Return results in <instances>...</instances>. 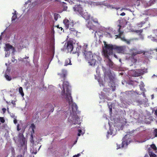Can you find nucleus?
Returning a JSON list of instances; mask_svg holds the SVG:
<instances>
[{
	"label": "nucleus",
	"mask_w": 157,
	"mask_h": 157,
	"mask_svg": "<svg viewBox=\"0 0 157 157\" xmlns=\"http://www.w3.org/2000/svg\"><path fill=\"white\" fill-rule=\"evenodd\" d=\"M82 53L86 60L91 66H94L96 64L97 61L100 60L101 59L99 56L93 54L91 52H87L86 50H84Z\"/></svg>",
	"instance_id": "obj_1"
},
{
	"label": "nucleus",
	"mask_w": 157,
	"mask_h": 157,
	"mask_svg": "<svg viewBox=\"0 0 157 157\" xmlns=\"http://www.w3.org/2000/svg\"><path fill=\"white\" fill-rule=\"evenodd\" d=\"M105 48L109 51L110 54H113V50L118 53L124 54L126 51V46H120L113 45L111 44H107L106 42L104 44Z\"/></svg>",
	"instance_id": "obj_2"
},
{
	"label": "nucleus",
	"mask_w": 157,
	"mask_h": 157,
	"mask_svg": "<svg viewBox=\"0 0 157 157\" xmlns=\"http://www.w3.org/2000/svg\"><path fill=\"white\" fill-rule=\"evenodd\" d=\"M69 83L67 81H64L62 85L63 90L61 92L62 95H65V99L69 103L72 101V97L71 96V91L69 89Z\"/></svg>",
	"instance_id": "obj_3"
},
{
	"label": "nucleus",
	"mask_w": 157,
	"mask_h": 157,
	"mask_svg": "<svg viewBox=\"0 0 157 157\" xmlns=\"http://www.w3.org/2000/svg\"><path fill=\"white\" fill-rule=\"evenodd\" d=\"M74 42L73 40L69 39L67 41V43H65L64 45V48L67 50L68 52H72L73 54H77V55L78 56L80 53V49L81 47L79 46L76 48V51H73Z\"/></svg>",
	"instance_id": "obj_4"
},
{
	"label": "nucleus",
	"mask_w": 157,
	"mask_h": 157,
	"mask_svg": "<svg viewBox=\"0 0 157 157\" xmlns=\"http://www.w3.org/2000/svg\"><path fill=\"white\" fill-rule=\"evenodd\" d=\"M68 121L69 122L71 123L72 124L76 125L80 123V118L77 115L76 113H74L73 114H72V113L70 114Z\"/></svg>",
	"instance_id": "obj_5"
},
{
	"label": "nucleus",
	"mask_w": 157,
	"mask_h": 157,
	"mask_svg": "<svg viewBox=\"0 0 157 157\" xmlns=\"http://www.w3.org/2000/svg\"><path fill=\"white\" fill-rule=\"evenodd\" d=\"M118 26L119 27V28L118 29V31L119 32V34L116 35L117 36V38H119L121 39V40L123 41L126 42L127 44H130V40H126L124 35L122 36L124 32L122 31H121V26L119 25H118Z\"/></svg>",
	"instance_id": "obj_6"
},
{
	"label": "nucleus",
	"mask_w": 157,
	"mask_h": 157,
	"mask_svg": "<svg viewBox=\"0 0 157 157\" xmlns=\"http://www.w3.org/2000/svg\"><path fill=\"white\" fill-rule=\"evenodd\" d=\"M63 23L64 24L66 29L69 28V29H73L75 24L74 22L72 20H69L65 19L63 21Z\"/></svg>",
	"instance_id": "obj_7"
},
{
	"label": "nucleus",
	"mask_w": 157,
	"mask_h": 157,
	"mask_svg": "<svg viewBox=\"0 0 157 157\" xmlns=\"http://www.w3.org/2000/svg\"><path fill=\"white\" fill-rule=\"evenodd\" d=\"M143 70L141 69H136L132 70L131 73L133 77H138L143 75Z\"/></svg>",
	"instance_id": "obj_8"
},
{
	"label": "nucleus",
	"mask_w": 157,
	"mask_h": 157,
	"mask_svg": "<svg viewBox=\"0 0 157 157\" xmlns=\"http://www.w3.org/2000/svg\"><path fill=\"white\" fill-rule=\"evenodd\" d=\"M103 52L105 57L108 59V64L110 66H112L113 65V62L109 58V56L112 55V54H110L109 53V51L105 48L103 49Z\"/></svg>",
	"instance_id": "obj_9"
},
{
	"label": "nucleus",
	"mask_w": 157,
	"mask_h": 157,
	"mask_svg": "<svg viewBox=\"0 0 157 157\" xmlns=\"http://www.w3.org/2000/svg\"><path fill=\"white\" fill-rule=\"evenodd\" d=\"M68 103L70 105L71 104L72 111L71 112V114L72 113V114H73L74 113H76L78 109V107L76 104L73 102L72 100V101L70 103H69L68 102Z\"/></svg>",
	"instance_id": "obj_10"
},
{
	"label": "nucleus",
	"mask_w": 157,
	"mask_h": 157,
	"mask_svg": "<svg viewBox=\"0 0 157 157\" xmlns=\"http://www.w3.org/2000/svg\"><path fill=\"white\" fill-rule=\"evenodd\" d=\"M131 50L132 51L131 54L132 56H135L137 54H141L144 52L143 51L138 50L136 49L135 48H133Z\"/></svg>",
	"instance_id": "obj_11"
},
{
	"label": "nucleus",
	"mask_w": 157,
	"mask_h": 157,
	"mask_svg": "<svg viewBox=\"0 0 157 157\" xmlns=\"http://www.w3.org/2000/svg\"><path fill=\"white\" fill-rule=\"evenodd\" d=\"M58 75H60L61 78H63V80H65L67 75V71L65 69H63L62 71V73H58Z\"/></svg>",
	"instance_id": "obj_12"
},
{
	"label": "nucleus",
	"mask_w": 157,
	"mask_h": 157,
	"mask_svg": "<svg viewBox=\"0 0 157 157\" xmlns=\"http://www.w3.org/2000/svg\"><path fill=\"white\" fill-rule=\"evenodd\" d=\"M12 49L13 51L15 50L14 48L9 44H6V47L5 48V50L6 52H8L10 49Z\"/></svg>",
	"instance_id": "obj_13"
},
{
	"label": "nucleus",
	"mask_w": 157,
	"mask_h": 157,
	"mask_svg": "<svg viewBox=\"0 0 157 157\" xmlns=\"http://www.w3.org/2000/svg\"><path fill=\"white\" fill-rule=\"evenodd\" d=\"M73 10L75 11L78 12L79 13L82 12V8L80 6V5L75 6L73 7Z\"/></svg>",
	"instance_id": "obj_14"
},
{
	"label": "nucleus",
	"mask_w": 157,
	"mask_h": 157,
	"mask_svg": "<svg viewBox=\"0 0 157 157\" xmlns=\"http://www.w3.org/2000/svg\"><path fill=\"white\" fill-rule=\"evenodd\" d=\"M86 26L89 28L90 29L94 30L95 27L92 23L91 21H88V23L86 24Z\"/></svg>",
	"instance_id": "obj_15"
},
{
	"label": "nucleus",
	"mask_w": 157,
	"mask_h": 157,
	"mask_svg": "<svg viewBox=\"0 0 157 157\" xmlns=\"http://www.w3.org/2000/svg\"><path fill=\"white\" fill-rule=\"evenodd\" d=\"M144 20H145L144 21H141L140 22V23H138V24L137 25L139 27H142V26L144 24H145L146 22L148 21V17H147L145 18Z\"/></svg>",
	"instance_id": "obj_16"
},
{
	"label": "nucleus",
	"mask_w": 157,
	"mask_h": 157,
	"mask_svg": "<svg viewBox=\"0 0 157 157\" xmlns=\"http://www.w3.org/2000/svg\"><path fill=\"white\" fill-rule=\"evenodd\" d=\"M71 60L69 59L68 58L65 61L64 66H67L68 65H71Z\"/></svg>",
	"instance_id": "obj_17"
},
{
	"label": "nucleus",
	"mask_w": 157,
	"mask_h": 157,
	"mask_svg": "<svg viewBox=\"0 0 157 157\" xmlns=\"http://www.w3.org/2000/svg\"><path fill=\"white\" fill-rule=\"evenodd\" d=\"M70 30L71 33H73L75 36H77L78 31L75 30V28H73V29H71Z\"/></svg>",
	"instance_id": "obj_18"
},
{
	"label": "nucleus",
	"mask_w": 157,
	"mask_h": 157,
	"mask_svg": "<svg viewBox=\"0 0 157 157\" xmlns=\"http://www.w3.org/2000/svg\"><path fill=\"white\" fill-rule=\"evenodd\" d=\"M19 93L21 94L22 97H23L24 94L23 92V88L21 87H20L19 88Z\"/></svg>",
	"instance_id": "obj_19"
},
{
	"label": "nucleus",
	"mask_w": 157,
	"mask_h": 157,
	"mask_svg": "<svg viewBox=\"0 0 157 157\" xmlns=\"http://www.w3.org/2000/svg\"><path fill=\"white\" fill-rule=\"evenodd\" d=\"M134 56H132H132L131 58L132 62L134 63H136L137 61V59L135 58Z\"/></svg>",
	"instance_id": "obj_20"
},
{
	"label": "nucleus",
	"mask_w": 157,
	"mask_h": 157,
	"mask_svg": "<svg viewBox=\"0 0 157 157\" xmlns=\"http://www.w3.org/2000/svg\"><path fill=\"white\" fill-rule=\"evenodd\" d=\"M110 87H111L112 89V91H114L115 90L116 86H115V84L114 83H111V84L110 86Z\"/></svg>",
	"instance_id": "obj_21"
},
{
	"label": "nucleus",
	"mask_w": 157,
	"mask_h": 157,
	"mask_svg": "<svg viewBox=\"0 0 157 157\" xmlns=\"http://www.w3.org/2000/svg\"><path fill=\"white\" fill-rule=\"evenodd\" d=\"M5 77L6 79L8 81H10L12 79L11 77L6 74L5 75Z\"/></svg>",
	"instance_id": "obj_22"
},
{
	"label": "nucleus",
	"mask_w": 157,
	"mask_h": 157,
	"mask_svg": "<svg viewBox=\"0 0 157 157\" xmlns=\"http://www.w3.org/2000/svg\"><path fill=\"white\" fill-rule=\"evenodd\" d=\"M60 15L59 14L55 13L54 14V18L55 21H56L58 18L59 17Z\"/></svg>",
	"instance_id": "obj_23"
},
{
	"label": "nucleus",
	"mask_w": 157,
	"mask_h": 157,
	"mask_svg": "<svg viewBox=\"0 0 157 157\" xmlns=\"http://www.w3.org/2000/svg\"><path fill=\"white\" fill-rule=\"evenodd\" d=\"M139 86L140 88V89L142 90L143 91H144L145 90V89L144 88V86L143 84H143H141Z\"/></svg>",
	"instance_id": "obj_24"
},
{
	"label": "nucleus",
	"mask_w": 157,
	"mask_h": 157,
	"mask_svg": "<svg viewBox=\"0 0 157 157\" xmlns=\"http://www.w3.org/2000/svg\"><path fill=\"white\" fill-rule=\"evenodd\" d=\"M149 155L150 156V157H156V155L153 152H149Z\"/></svg>",
	"instance_id": "obj_25"
},
{
	"label": "nucleus",
	"mask_w": 157,
	"mask_h": 157,
	"mask_svg": "<svg viewBox=\"0 0 157 157\" xmlns=\"http://www.w3.org/2000/svg\"><path fill=\"white\" fill-rule=\"evenodd\" d=\"M151 147L154 150L156 151L157 150V147L154 144H152L151 145Z\"/></svg>",
	"instance_id": "obj_26"
},
{
	"label": "nucleus",
	"mask_w": 157,
	"mask_h": 157,
	"mask_svg": "<svg viewBox=\"0 0 157 157\" xmlns=\"http://www.w3.org/2000/svg\"><path fill=\"white\" fill-rule=\"evenodd\" d=\"M91 20L95 23L98 24V21L96 18H92Z\"/></svg>",
	"instance_id": "obj_27"
},
{
	"label": "nucleus",
	"mask_w": 157,
	"mask_h": 157,
	"mask_svg": "<svg viewBox=\"0 0 157 157\" xmlns=\"http://www.w3.org/2000/svg\"><path fill=\"white\" fill-rule=\"evenodd\" d=\"M17 15L15 14L12 17V21H15V20L17 18Z\"/></svg>",
	"instance_id": "obj_28"
},
{
	"label": "nucleus",
	"mask_w": 157,
	"mask_h": 157,
	"mask_svg": "<svg viewBox=\"0 0 157 157\" xmlns=\"http://www.w3.org/2000/svg\"><path fill=\"white\" fill-rule=\"evenodd\" d=\"M0 121L2 123H4L5 121L4 118L2 117H0Z\"/></svg>",
	"instance_id": "obj_29"
},
{
	"label": "nucleus",
	"mask_w": 157,
	"mask_h": 157,
	"mask_svg": "<svg viewBox=\"0 0 157 157\" xmlns=\"http://www.w3.org/2000/svg\"><path fill=\"white\" fill-rule=\"evenodd\" d=\"M34 129L33 128L32 129V132H33L32 133L31 135V139H32V140H33V133H34Z\"/></svg>",
	"instance_id": "obj_30"
},
{
	"label": "nucleus",
	"mask_w": 157,
	"mask_h": 157,
	"mask_svg": "<svg viewBox=\"0 0 157 157\" xmlns=\"http://www.w3.org/2000/svg\"><path fill=\"white\" fill-rule=\"evenodd\" d=\"M126 142L125 141H123L122 143L121 147H123L124 146V145L126 144Z\"/></svg>",
	"instance_id": "obj_31"
},
{
	"label": "nucleus",
	"mask_w": 157,
	"mask_h": 157,
	"mask_svg": "<svg viewBox=\"0 0 157 157\" xmlns=\"http://www.w3.org/2000/svg\"><path fill=\"white\" fill-rule=\"evenodd\" d=\"M154 135L155 137H157V129H155L154 130Z\"/></svg>",
	"instance_id": "obj_32"
},
{
	"label": "nucleus",
	"mask_w": 157,
	"mask_h": 157,
	"mask_svg": "<svg viewBox=\"0 0 157 157\" xmlns=\"http://www.w3.org/2000/svg\"><path fill=\"white\" fill-rule=\"evenodd\" d=\"M31 127L35 129V125L33 124H31Z\"/></svg>",
	"instance_id": "obj_33"
},
{
	"label": "nucleus",
	"mask_w": 157,
	"mask_h": 157,
	"mask_svg": "<svg viewBox=\"0 0 157 157\" xmlns=\"http://www.w3.org/2000/svg\"><path fill=\"white\" fill-rule=\"evenodd\" d=\"M154 32L155 33V35L156 36V38L155 40L157 41V30H155L154 31Z\"/></svg>",
	"instance_id": "obj_34"
},
{
	"label": "nucleus",
	"mask_w": 157,
	"mask_h": 157,
	"mask_svg": "<svg viewBox=\"0 0 157 157\" xmlns=\"http://www.w3.org/2000/svg\"><path fill=\"white\" fill-rule=\"evenodd\" d=\"M20 124H18L17 126V130L18 131H20L21 130V128H19Z\"/></svg>",
	"instance_id": "obj_35"
},
{
	"label": "nucleus",
	"mask_w": 157,
	"mask_h": 157,
	"mask_svg": "<svg viewBox=\"0 0 157 157\" xmlns=\"http://www.w3.org/2000/svg\"><path fill=\"white\" fill-rule=\"evenodd\" d=\"M142 30H137L136 31V32L137 33H141L142 32Z\"/></svg>",
	"instance_id": "obj_36"
},
{
	"label": "nucleus",
	"mask_w": 157,
	"mask_h": 157,
	"mask_svg": "<svg viewBox=\"0 0 157 157\" xmlns=\"http://www.w3.org/2000/svg\"><path fill=\"white\" fill-rule=\"evenodd\" d=\"M67 6H64L63 7V11H66L67 10Z\"/></svg>",
	"instance_id": "obj_37"
},
{
	"label": "nucleus",
	"mask_w": 157,
	"mask_h": 157,
	"mask_svg": "<svg viewBox=\"0 0 157 157\" xmlns=\"http://www.w3.org/2000/svg\"><path fill=\"white\" fill-rule=\"evenodd\" d=\"M11 103L13 105H16L15 101H12Z\"/></svg>",
	"instance_id": "obj_38"
},
{
	"label": "nucleus",
	"mask_w": 157,
	"mask_h": 157,
	"mask_svg": "<svg viewBox=\"0 0 157 157\" xmlns=\"http://www.w3.org/2000/svg\"><path fill=\"white\" fill-rule=\"evenodd\" d=\"M7 52V53H6V57H7V56H9L10 55V53H8V52Z\"/></svg>",
	"instance_id": "obj_39"
},
{
	"label": "nucleus",
	"mask_w": 157,
	"mask_h": 157,
	"mask_svg": "<svg viewBox=\"0 0 157 157\" xmlns=\"http://www.w3.org/2000/svg\"><path fill=\"white\" fill-rule=\"evenodd\" d=\"M2 110L3 113H5L6 112V109L5 108H3L2 109Z\"/></svg>",
	"instance_id": "obj_40"
},
{
	"label": "nucleus",
	"mask_w": 157,
	"mask_h": 157,
	"mask_svg": "<svg viewBox=\"0 0 157 157\" xmlns=\"http://www.w3.org/2000/svg\"><path fill=\"white\" fill-rule=\"evenodd\" d=\"M13 122L15 124H16L17 123V121L16 119H14L13 120Z\"/></svg>",
	"instance_id": "obj_41"
},
{
	"label": "nucleus",
	"mask_w": 157,
	"mask_h": 157,
	"mask_svg": "<svg viewBox=\"0 0 157 157\" xmlns=\"http://www.w3.org/2000/svg\"><path fill=\"white\" fill-rule=\"evenodd\" d=\"M120 15L122 16H124L125 15V13L124 12H122L121 13Z\"/></svg>",
	"instance_id": "obj_42"
},
{
	"label": "nucleus",
	"mask_w": 157,
	"mask_h": 157,
	"mask_svg": "<svg viewBox=\"0 0 157 157\" xmlns=\"http://www.w3.org/2000/svg\"><path fill=\"white\" fill-rule=\"evenodd\" d=\"M155 114L157 116V109L155 110Z\"/></svg>",
	"instance_id": "obj_43"
},
{
	"label": "nucleus",
	"mask_w": 157,
	"mask_h": 157,
	"mask_svg": "<svg viewBox=\"0 0 157 157\" xmlns=\"http://www.w3.org/2000/svg\"><path fill=\"white\" fill-rule=\"evenodd\" d=\"M107 133L108 135H109V134L112 135L113 134V132H112L111 131L110 133L108 131L107 132Z\"/></svg>",
	"instance_id": "obj_44"
},
{
	"label": "nucleus",
	"mask_w": 157,
	"mask_h": 157,
	"mask_svg": "<svg viewBox=\"0 0 157 157\" xmlns=\"http://www.w3.org/2000/svg\"><path fill=\"white\" fill-rule=\"evenodd\" d=\"M117 149L120 148L121 147L120 145H118L117 144Z\"/></svg>",
	"instance_id": "obj_45"
},
{
	"label": "nucleus",
	"mask_w": 157,
	"mask_h": 157,
	"mask_svg": "<svg viewBox=\"0 0 157 157\" xmlns=\"http://www.w3.org/2000/svg\"><path fill=\"white\" fill-rule=\"evenodd\" d=\"M17 157H23L21 155H18Z\"/></svg>",
	"instance_id": "obj_46"
},
{
	"label": "nucleus",
	"mask_w": 157,
	"mask_h": 157,
	"mask_svg": "<svg viewBox=\"0 0 157 157\" xmlns=\"http://www.w3.org/2000/svg\"><path fill=\"white\" fill-rule=\"evenodd\" d=\"M60 29L61 31H63V32L64 31V30H63V28L62 27H60Z\"/></svg>",
	"instance_id": "obj_47"
},
{
	"label": "nucleus",
	"mask_w": 157,
	"mask_h": 157,
	"mask_svg": "<svg viewBox=\"0 0 157 157\" xmlns=\"http://www.w3.org/2000/svg\"><path fill=\"white\" fill-rule=\"evenodd\" d=\"M114 8L116 9L117 10L119 9H120V7H118V8H117V7H116V8H115V7H114V8Z\"/></svg>",
	"instance_id": "obj_48"
},
{
	"label": "nucleus",
	"mask_w": 157,
	"mask_h": 157,
	"mask_svg": "<svg viewBox=\"0 0 157 157\" xmlns=\"http://www.w3.org/2000/svg\"><path fill=\"white\" fill-rule=\"evenodd\" d=\"M114 56L115 58L117 59V56L115 54H114Z\"/></svg>",
	"instance_id": "obj_49"
},
{
	"label": "nucleus",
	"mask_w": 157,
	"mask_h": 157,
	"mask_svg": "<svg viewBox=\"0 0 157 157\" xmlns=\"http://www.w3.org/2000/svg\"><path fill=\"white\" fill-rule=\"evenodd\" d=\"M82 130H80V129H79L78 130V132H79V133H80L82 132Z\"/></svg>",
	"instance_id": "obj_50"
},
{
	"label": "nucleus",
	"mask_w": 157,
	"mask_h": 157,
	"mask_svg": "<svg viewBox=\"0 0 157 157\" xmlns=\"http://www.w3.org/2000/svg\"><path fill=\"white\" fill-rule=\"evenodd\" d=\"M56 27L57 28H59V29H60V27H59V25H57L56 26Z\"/></svg>",
	"instance_id": "obj_51"
},
{
	"label": "nucleus",
	"mask_w": 157,
	"mask_h": 157,
	"mask_svg": "<svg viewBox=\"0 0 157 157\" xmlns=\"http://www.w3.org/2000/svg\"><path fill=\"white\" fill-rule=\"evenodd\" d=\"M23 136V134H21V133H19V136Z\"/></svg>",
	"instance_id": "obj_52"
},
{
	"label": "nucleus",
	"mask_w": 157,
	"mask_h": 157,
	"mask_svg": "<svg viewBox=\"0 0 157 157\" xmlns=\"http://www.w3.org/2000/svg\"><path fill=\"white\" fill-rule=\"evenodd\" d=\"M80 154H78L77 155H76V156H77V157H78L80 156Z\"/></svg>",
	"instance_id": "obj_53"
},
{
	"label": "nucleus",
	"mask_w": 157,
	"mask_h": 157,
	"mask_svg": "<svg viewBox=\"0 0 157 157\" xmlns=\"http://www.w3.org/2000/svg\"><path fill=\"white\" fill-rule=\"evenodd\" d=\"M108 106H109V109H110V108H111V107H112V106H110L109 105V104H108Z\"/></svg>",
	"instance_id": "obj_54"
},
{
	"label": "nucleus",
	"mask_w": 157,
	"mask_h": 157,
	"mask_svg": "<svg viewBox=\"0 0 157 157\" xmlns=\"http://www.w3.org/2000/svg\"><path fill=\"white\" fill-rule=\"evenodd\" d=\"M112 107H111L110 108V109H109V111L111 112V111H112Z\"/></svg>",
	"instance_id": "obj_55"
},
{
	"label": "nucleus",
	"mask_w": 157,
	"mask_h": 157,
	"mask_svg": "<svg viewBox=\"0 0 157 157\" xmlns=\"http://www.w3.org/2000/svg\"><path fill=\"white\" fill-rule=\"evenodd\" d=\"M144 157H148V155H145Z\"/></svg>",
	"instance_id": "obj_56"
},
{
	"label": "nucleus",
	"mask_w": 157,
	"mask_h": 157,
	"mask_svg": "<svg viewBox=\"0 0 157 157\" xmlns=\"http://www.w3.org/2000/svg\"><path fill=\"white\" fill-rule=\"evenodd\" d=\"M2 36L1 35V36H0V41L2 40Z\"/></svg>",
	"instance_id": "obj_57"
},
{
	"label": "nucleus",
	"mask_w": 157,
	"mask_h": 157,
	"mask_svg": "<svg viewBox=\"0 0 157 157\" xmlns=\"http://www.w3.org/2000/svg\"><path fill=\"white\" fill-rule=\"evenodd\" d=\"M80 135H81V134H80V133H78V136H80Z\"/></svg>",
	"instance_id": "obj_58"
},
{
	"label": "nucleus",
	"mask_w": 157,
	"mask_h": 157,
	"mask_svg": "<svg viewBox=\"0 0 157 157\" xmlns=\"http://www.w3.org/2000/svg\"><path fill=\"white\" fill-rule=\"evenodd\" d=\"M154 76L156 77H157V76L156 75H153L152 77H154Z\"/></svg>",
	"instance_id": "obj_59"
},
{
	"label": "nucleus",
	"mask_w": 157,
	"mask_h": 157,
	"mask_svg": "<svg viewBox=\"0 0 157 157\" xmlns=\"http://www.w3.org/2000/svg\"><path fill=\"white\" fill-rule=\"evenodd\" d=\"M73 157H77V156H76V155H74Z\"/></svg>",
	"instance_id": "obj_60"
},
{
	"label": "nucleus",
	"mask_w": 157,
	"mask_h": 157,
	"mask_svg": "<svg viewBox=\"0 0 157 157\" xmlns=\"http://www.w3.org/2000/svg\"><path fill=\"white\" fill-rule=\"evenodd\" d=\"M55 1H57L58 2H60V0H55Z\"/></svg>",
	"instance_id": "obj_61"
},
{
	"label": "nucleus",
	"mask_w": 157,
	"mask_h": 157,
	"mask_svg": "<svg viewBox=\"0 0 157 157\" xmlns=\"http://www.w3.org/2000/svg\"><path fill=\"white\" fill-rule=\"evenodd\" d=\"M63 3L64 4H66L65 2H63Z\"/></svg>",
	"instance_id": "obj_62"
},
{
	"label": "nucleus",
	"mask_w": 157,
	"mask_h": 157,
	"mask_svg": "<svg viewBox=\"0 0 157 157\" xmlns=\"http://www.w3.org/2000/svg\"><path fill=\"white\" fill-rule=\"evenodd\" d=\"M155 50L157 52V48Z\"/></svg>",
	"instance_id": "obj_63"
}]
</instances>
